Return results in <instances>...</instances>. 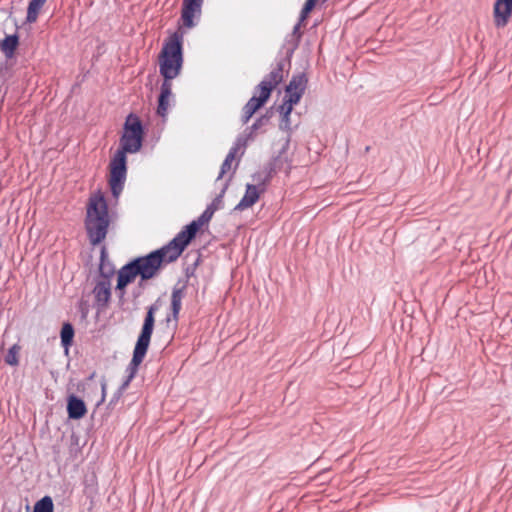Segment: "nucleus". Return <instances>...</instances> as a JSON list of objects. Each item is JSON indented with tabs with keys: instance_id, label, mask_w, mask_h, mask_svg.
<instances>
[{
	"instance_id": "nucleus-1",
	"label": "nucleus",
	"mask_w": 512,
	"mask_h": 512,
	"mask_svg": "<svg viewBox=\"0 0 512 512\" xmlns=\"http://www.w3.org/2000/svg\"><path fill=\"white\" fill-rule=\"evenodd\" d=\"M143 127L138 116L129 114L124 124L119 149L112 158L109 168V185L115 198L121 194L126 180V153H136L142 146Z\"/></svg>"
},
{
	"instance_id": "nucleus-2",
	"label": "nucleus",
	"mask_w": 512,
	"mask_h": 512,
	"mask_svg": "<svg viewBox=\"0 0 512 512\" xmlns=\"http://www.w3.org/2000/svg\"><path fill=\"white\" fill-rule=\"evenodd\" d=\"M110 224L107 202L101 192L90 196L87 205L85 227L91 244L101 243Z\"/></svg>"
},
{
	"instance_id": "nucleus-3",
	"label": "nucleus",
	"mask_w": 512,
	"mask_h": 512,
	"mask_svg": "<svg viewBox=\"0 0 512 512\" xmlns=\"http://www.w3.org/2000/svg\"><path fill=\"white\" fill-rule=\"evenodd\" d=\"M183 251L173 239L166 246L132 261L136 265L141 280L145 281L155 277L163 264L175 261Z\"/></svg>"
},
{
	"instance_id": "nucleus-4",
	"label": "nucleus",
	"mask_w": 512,
	"mask_h": 512,
	"mask_svg": "<svg viewBox=\"0 0 512 512\" xmlns=\"http://www.w3.org/2000/svg\"><path fill=\"white\" fill-rule=\"evenodd\" d=\"M182 42V34L175 32L163 44L159 54V70L164 78L163 82H171L180 73L183 64Z\"/></svg>"
},
{
	"instance_id": "nucleus-5",
	"label": "nucleus",
	"mask_w": 512,
	"mask_h": 512,
	"mask_svg": "<svg viewBox=\"0 0 512 512\" xmlns=\"http://www.w3.org/2000/svg\"><path fill=\"white\" fill-rule=\"evenodd\" d=\"M283 80V67L278 64L254 89L253 96L242 109V122L248 123L251 117L263 107L271 96L272 91Z\"/></svg>"
},
{
	"instance_id": "nucleus-6",
	"label": "nucleus",
	"mask_w": 512,
	"mask_h": 512,
	"mask_svg": "<svg viewBox=\"0 0 512 512\" xmlns=\"http://www.w3.org/2000/svg\"><path fill=\"white\" fill-rule=\"evenodd\" d=\"M158 309H159L158 303H154L153 305H151L148 308V311H147V314L145 316L144 323L142 326L141 333L137 339V342H136V345H135V348L133 351V357H132V360L130 363L132 372H131L128 380L133 378L138 366L142 363V361L147 353V350H148V347L150 344V340H151V336L153 333V328H154V322H155L154 315ZM128 382L129 381H127V383Z\"/></svg>"
},
{
	"instance_id": "nucleus-7",
	"label": "nucleus",
	"mask_w": 512,
	"mask_h": 512,
	"mask_svg": "<svg viewBox=\"0 0 512 512\" xmlns=\"http://www.w3.org/2000/svg\"><path fill=\"white\" fill-rule=\"evenodd\" d=\"M214 211L210 208L206 209L198 219L192 221L189 225H187L183 230H181L174 240L179 244V246L184 250L191 240L195 237L198 230L208 224L213 216Z\"/></svg>"
},
{
	"instance_id": "nucleus-8",
	"label": "nucleus",
	"mask_w": 512,
	"mask_h": 512,
	"mask_svg": "<svg viewBox=\"0 0 512 512\" xmlns=\"http://www.w3.org/2000/svg\"><path fill=\"white\" fill-rule=\"evenodd\" d=\"M512 16V0H496L493 7L494 24L497 28L505 27Z\"/></svg>"
},
{
	"instance_id": "nucleus-9",
	"label": "nucleus",
	"mask_w": 512,
	"mask_h": 512,
	"mask_svg": "<svg viewBox=\"0 0 512 512\" xmlns=\"http://www.w3.org/2000/svg\"><path fill=\"white\" fill-rule=\"evenodd\" d=\"M203 0H183L181 20L187 28L194 26V18L201 13Z\"/></svg>"
},
{
	"instance_id": "nucleus-10",
	"label": "nucleus",
	"mask_w": 512,
	"mask_h": 512,
	"mask_svg": "<svg viewBox=\"0 0 512 512\" xmlns=\"http://www.w3.org/2000/svg\"><path fill=\"white\" fill-rule=\"evenodd\" d=\"M137 276H139V273L136 265L131 261L118 271L116 288L123 290L127 285L134 282Z\"/></svg>"
},
{
	"instance_id": "nucleus-11",
	"label": "nucleus",
	"mask_w": 512,
	"mask_h": 512,
	"mask_svg": "<svg viewBox=\"0 0 512 512\" xmlns=\"http://www.w3.org/2000/svg\"><path fill=\"white\" fill-rule=\"evenodd\" d=\"M67 412L69 418L81 419L86 415L87 408L83 400L74 395H71L68 398Z\"/></svg>"
},
{
	"instance_id": "nucleus-12",
	"label": "nucleus",
	"mask_w": 512,
	"mask_h": 512,
	"mask_svg": "<svg viewBox=\"0 0 512 512\" xmlns=\"http://www.w3.org/2000/svg\"><path fill=\"white\" fill-rule=\"evenodd\" d=\"M172 95V83L167 81L161 85V92L158 99L157 114L165 117L168 111L169 99Z\"/></svg>"
},
{
	"instance_id": "nucleus-13",
	"label": "nucleus",
	"mask_w": 512,
	"mask_h": 512,
	"mask_svg": "<svg viewBox=\"0 0 512 512\" xmlns=\"http://www.w3.org/2000/svg\"><path fill=\"white\" fill-rule=\"evenodd\" d=\"M94 296L97 301L102 306H106L111 297V283L107 279H103L99 281L94 288Z\"/></svg>"
},
{
	"instance_id": "nucleus-14",
	"label": "nucleus",
	"mask_w": 512,
	"mask_h": 512,
	"mask_svg": "<svg viewBox=\"0 0 512 512\" xmlns=\"http://www.w3.org/2000/svg\"><path fill=\"white\" fill-rule=\"evenodd\" d=\"M184 298V291L181 288H174L171 294V316L166 318L167 322L173 320L177 322L179 319V312L182 307V300Z\"/></svg>"
},
{
	"instance_id": "nucleus-15",
	"label": "nucleus",
	"mask_w": 512,
	"mask_h": 512,
	"mask_svg": "<svg viewBox=\"0 0 512 512\" xmlns=\"http://www.w3.org/2000/svg\"><path fill=\"white\" fill-rule=\"evenodd\" d=\"M260 193L255 185H247L246 192L240 202L236 205V210H245L253 206L259 199Z\"/></svg>"
},
{
	"instance_id": "nucleus-16",
	"label": "nucleus",
	"mask_w": 512,
	"mask_h": 512,
	"mask_svg": "<svg viewBox=\"0 0 512 512\" xmlns=\"http://www.w3.org/2000/svg\"><path fill=\"white\" fill-rule=\"evenodd\" d=\"M302 95L298 94V92H286V97L283 104L280 106V113L283 115V119L288 122L289 115L293 110V106L299 103Z\"/></svg>"
},
{
	"instance_id": "nucleus-17",
	"label": "nucleus",
	"mask_w": 512,
	"mask_h": 512,
	"mask_svg": "<svg viewBox=\"0 0 512 512\" xmlns=\"http://www.w3.org/2000/svg\"><path fill=\"white\" fill-rule=\"evenodd\" d=\"M307 78L304 74H298L292 77L289 85L286 87V92H298L303 95L307 86Z\"/></svg>"
},
{
	"instance_id": "nucleus-18",
	"label": "nucleus",
	"mask_w": 512,
	"mask_h": 512,
	"mask_svg": "<svg viewBox=\"0 0 512 512\" xmlns=\"http://www.w3.org/2000/svg\"><path fill=\"white\" fill-rule=\"evenodd\" d=\"M19 44V39L17 35H9L6 36L0 42V50L5 54L6 57L10 58L14 55V52Z\"/></svg>"
},
{
	"instance_id": "nucleus-19",
	"label": "nucleus",
	"mask_w": 512,
	"mask_h": 512,
	"mask_svg": "<svg viewBox=\"0 0 512 512\" xmlns=\"http://www.w3.org/2000/svg\"><path fill=\"white\" fill-rule=\"evenodd\" d=\"M47 0H30L28 9H27V21L29 23L36 22L38 15L46 3Z\"/></svg>"
},
{
	"instance_id": "nucleus-20",
	"label": "nucleus",
	"mask_w": 512,
	"mask_h": 512,
	"mask_svg": "<svg viewBox=\"0 0 512 512\" xmlns=\"http://www.w3.org/2000/svg\"><path fill=\"white\" fill-rule=\"evenodd\" d=\"M61 343L65 347V349H68L73 341L74 337V328L70 323H64L61 328Z\"/></svg>"
},
{
	"instance_id": "nucleus-21",
	"label": "nucleus",
	"mask_w": 512,
	"mask_h": 512,
	"mask_svg": "<svg viewBox=\"0 0 512 512\" xmlns=\"http://www.w3.org/2000/svg\"><path fill=\"white\" fill-rule=\"evenodd\" d=\"M238 152V147H233L229 153L227 154L224 162L221 165V170L218 176V179L222 178L227 172L230 171L232 162L235 160L236 154Z\"/></svg>"
},
{
	"instance_id": "nucleus-22",
	"label": "nucleus",
	"mask_w": 512,
	"mask_h": 512,
	"mask_svg": "<svg viewBox=\"0 0 512 512\" xmlns=\"http://www.w3.org/2000/svg\"><path fill=\"white\" fill-rule=\"evenodd\" d=\"M21 347L18 344H14L7 352L5 356V363L10 366H17L19 363V353Z\"/></svg>"
},
{
	"instance_id": "nucleus-23",
	"label": "nucleus",
	"mask_w": 512,
	"mask_h": 512,
	"mask_svg": "<svg viewBox=\"0 0 512 512\" xmlns=\"http://www.w3.org/2000/svg\"><path fill=\"white\" fill-rule=\"evenodd\" d=\"M34 512H53V502L48 496L37 501L34 506Z\"/></svg>"
},
{
	"instance_id": "nucleus-24",
	"label": "nucleus",
	"mask_w": 512,
	"mask_h": 512,
	"mask_svg": "<svg viewBox=\"0 0 512 512\" xmlns=\"http://www.w3.org/2000/svg\"><path fill=\"white\" fill-rule=\"evenodd\" d=\"M318 0H306L300 15L301 21H304L309 13L314 9Z\"/></svg>"
},
{
	"instance_id": "nucleus-25",
	"label": "nucleus",
	"mask_w": 512,
	"mask_h": 512,
	"mask_svg": "<svg viewBox=\"0 0 512 512\" xmlns=\"http://www.w3.org/2000/svg\"><path fill=\"white\" fill-rule=\"evenodd\" d=\"M105 387H106V385H105V384H102L103 394L105 393Z\"/></svg>"
}]
</instances>
